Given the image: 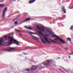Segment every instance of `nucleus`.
I'll list each match as a JSON object with an SVG mask.
<instances>
[{
    "label": "nucleus",
    "mask_w": 73,
    "mask_h": 73,
    "mask_svg": "<svg viewBox=\"0 0 73 73\" xmlns=\"http://www.w3.org/2000/svg\"><path fill=\"white\" fill-rule=\"evenodd\" d=\"M49 34H52V32H50L49 33Z\"/></svg>",
    "instance_id": "nucleus-27"
},
{
    "label": "nucleus",
    "mask_w": 73,
    "mask_h": 73,
    "mask_svg": "<svg viewBox=\"0 0 73 73\" xmlns=\"http://www.w3.org/2000/svg\"><path fill=\"white\" fill-rule=\"evenodd\" d=\"M49 39L50 40H51V41H52L53 42H56V41L53 40L52 39H51L50 38H49Z\"/></svg>",
    "instance_id": "nucleus-17"
},
{
    "label": "nucleus",
    "mask_w": 73,
    "mask_h": 73,
    "mask_svg": "<svg viewBox=\"0 0 73 73\" xmlns=\"http://www.w3.org/2000/svg\"><path fill=\"white\" fill-rule=\"evenodd\" d=\"M9 52H11V51L9 50Z\"/></svg>",
    "instance_id": "nucleus-32"
},
{
    "label": "nucleus",
    "mask_w": 73,
    "mask_h": 73,
    "mask_svg": "<svg viewBox=\"0 0 73 73\" xmlns=\"http://www.w3.org/2000/svg\"><path fill=\"white\" fill-rule=\"evenodd\" d=\"M70 57H71L70 56H69L68 58H70Z\"/></svg>",
    "instance_id": "nucleus-33"
},
{
    "label": "nucleus",
    "mask_w": 73,
    "mask_h": 73,
    "mask_svg": "<svg viewBox=\"0 0 73 73\" xmlns=\"http://www.w3.org/2000/svg\"><path fill=\"white\" fill-rule=\"evenodd\" d=\"M25 70H26V71H27L28 72H29V71H30V69H25Z\"/></svg>",
    "instance_id": "nucleus-20"
},
{
    "label": "nucleus",
    "mask_w": 73,
    "mask_h": 73,
    "mask_svg": "<svg viewBox=\"0 0 73 73\" xmlns=\"http://www.w3.org/2000/svg\"><path fill=\"white\" fill-rule=\"evenodd\" d=\"M36 0H30V1H29V4H32V3H35Z\"/></svg>",
    "instance_id": "nucleus-10"
},
{
    "label": "nucleus",
    "mask_w": 73,
    "mask_h": 73,
    "mask_svg": "<svg viewBox=\"0 0 73 73\" xmlns=\"http://www.w3.org/2000/svg\"><path fill=\"white\" fill-rule=\"evenodd\" d=\"M31 20V19L30 18H27L25 19V21H23V22L24 23V22L28 21H29V20Z\"/></svg>",
    "instance_id": "nucleus-12"
},
{
    "label": "nucleus",
    "mask_w": 73,
    "mask_h": 73,
    "mask_svg": "<svg viewBox=\"0 0 73 73\" xmlns=\"http://www.w3.org/2000/svg\"><path fill=\"white\" fill-rule=\"evenodd\" d=\"M15 19H14V20H13V21H15Z\"/></svg>",
    "instance_id": "nucleus-36"
},
{
    "label": "nucleus",
    "mask_w": 73,
    "mask_h": 73,
    "mask_svg": "<svg viewBox=\"0 0 73 73\" xmlns=\"http://www.w3.org/2000/svg\"><path fill=\"white\" fill-rule=\"evenodd\" d=\"M7 10V8H5V11L3 12V14L2 15V17H4V16H5V12H6V11Z\"/></svg>",
    "instance_id": "nucleus-8"
},
{
    "label": "nucleus",
    "mask_w": 73,
    "mask_h": 73,
    "mask_svg": "<svg viewBox=\"0 0 73 73\" xmlns=\"http://www.w3.org/2000/svg\"><path fill=\"white\" fill-rule=\"evenodd\" d=\"M62 68L63 69H64V67H62Z\"/></svg>",
    "instance_id": "nucleus-35"
},
{
    "label": "nucleus",
    "mask_w": 73,
    "mask_h": 73,
    "mask_svg": "<svg viewBox=\"0 0 73 73\" xmlns=\"http://www.w3.org/2000/svg\"><path fill=\"white\" fill-rule=\"evenodd\" d=\"M54 37H58V36H57L56 35H54Z\"/></svg>",
    "instance_id": "nucleus-24"
},
{
    "label": "nucleus",
    "mask_w": 73,
    "mask_h": 73,
    "mask_svg": "<svg viewBox=\"0 0 73 73\" xmlns=\"http://www.w3.org/2000/svg\"><path fill=\"white\" fill-rule=\"evenodd\" d=\"M70 9H73V6Z\"/></svg>",
    "instance_id": "nucleus-31"
},
{
    "label": "nucleus",
    "mask_w": 73,
    "mask_h": 73,
    "mask_svg": "<svg viewBox=\"0 0 73 73\" xmlns=\"http://www.w3.org/2000/svg\"><path fill=\"white\" fill-rule=\"evenodd\" d=\"M4 4H0V7H3L4 6Z\"/></svg>",
    "instance_id": "nucleus-18"
},
{
    "label": "nucleus",
    "mask_w": 73,
    "mask_h": 73,
    "mask_svg": "<svg viewBox=\"0 0 73 73\" xmlns=\"http://www.w3.org/2000/svg\"><path fill=\"white\" fill-rule=\"evenodd\" d=\"M8 49H15V47L11 48V47H8Z\"/></svg>",
    "instance_id": "nucleus-16"
},
{
    "label": "nucleus",
    "mask_w": 73,
    "mask_h": 73,
    "mask_svg": "<svg viewBox=\"0 0 73 73\" xmlns=\"http://www.w3.org/2000/svg\"><path fill=\"white\" fill-rule=\"evenodd\" d=\"M52 61L51 60H48L46 61V62H44L43 63V65L44 66H49L50 65V63Z\"/></svg>",
    "instance_id": "nucleus-2"
},
{
    "label": "nucleus",
    "mask_w": 73,
    "mask_h": 73,
    "mask_svg": "<svg viewBox=\"0 0 73 73\" xmlns=\"http://www.w3.org/2000/svg\"><path fill=\"white\" fill-rule=\"evenodd\" d=\"M37 66H33L31 67V70L32 71H34V70H36V69H37Z\"/></svg>",
    "instance_id": "nucleus-6"
},
{
    "label": "nucleus",
    "mask_w": 73,
    "mask_h": 73,
    "mask_svg": "<svg viewBox=\"0 0 73 73\" xmlns=\"http://www.w3.org/2000/svg\"><path fill=\"white\" fill-rule=\"evenodd\" d=\"M15 31H16V32H20V31L16 29H15Z\"/></svg>",
    "instance_id": "nucleus-19"
},
{
    "label": "nucleus",
    "mask_w": 73,
    "mask_h": 73,
    "mask_svg": "<svg viewBox=\"0 0 73 73\" xmlns=\"http://www.w3.org/2000/svg\"><path fill=\"white\" fill-rule=\"evenodd\" d=\"M36 27L38 29L40 32H42V31H45V29H44V27H42V29H41V28L37 26H36Z\"/></svg>",
    "instance_id": "nucleus-5"
},
{
    "label": "nucleus",
    "mask_w": 73,
    "mask_h": 73,
    "mask_svg": "<svg viewBox=\"0 0 73 73\" xmlns=\"http://www.w3.org/2000/svg\"><path fill=\"white\" fill-rule=\"evenodd\" d=\"M40 38L41 39V40L42 41V42H43V43H44V44L46 43V42H45L44 41V40H43V39H42V38H41V36L40 37Z\"/></svg>",
    "instance_id": "nucleus-14"
},
{
    "label": "nucleus",
    "mask_w": 73,
    "mask_h": 73,
    "mask_svg": "<svg viewBox=\"0 0 73 73\" xmlns=\"http://www.w3.org/2000/svg\"><path fill=\"white\" fill-rule=\"evenodd\" d=\"M24 54H25V55H27V54H26V53H24Z\"/></svg>",
    "instance_id": "nucleus-28"
},
{
    "label": "nucleus",
    "mask_w": 73,
    "mask_h": 73,
    "mask_svg": "<svg viewBox=\"0 0 73 73\" xmlns=\"http://www.w3.org/2000/svg\"><path fill=\"white\" fill-rule=\"evenodd\" d=\"M66 49V50H67V48Z\"/></svg>",
    "instance_id": "nucleus-39"
},
{
    "label": "nucleus",
    "mask_w": 73,
    "mask_h": 73,
    "mask_svg": "<svg viewBox=\"0 0 73 73\" xmlns=\"http://www.w3.org/2000/svg\"><path fill=\"white\" fill-rule=\"evenodd\" d=\"M62 10L63 11L64 13H66V10L65 9V8L63 7L62 8Z\"/></svg>",
    "instance_id": "nucleus-13"
},
{
    "label": "nucleus",
    "mask_w": 73,
    "mask_h": 73,
    "mask_svg": "<svg viewBox=\"0 0 73 73\" xmlns=\"http://www.w3.org/2000/svg\"><path fill=\"white\" fill-rule=\"evenodd\" d=\"M24 28H26V29H29V30H32V28H31V27H28L27 26H24Z\"/></svg>",
    "instance_id": "nucleus-11"
},
{
    "label": "nucleus",
    "mask_w": 73,
    "mask_h": 73,
    "mask_svg": "<svg viewBox=\"0 0 73 73\" xmlns=\"http://www.w3.org/2000/svg\"><path fill=\"white\" fill-rule=\"evenodd\" d=\"M7 37H8V36H7V35H6V36H5V38H7Z\"/></svg>",
    "instance_id": "nucleus-23"
},
{
    "label": "nucleus",
    "mask_w": 73,
    "mask_h": 73,
    "mask_svg": "<svg viewBox=\"0 0 73 73\" xmlns=\"http://www.w3.org/2000/svg\"><path fill=\"white\" fill-rule=\"evenodd\" d=\"M8 39H11L10 41V42L9 43V45H11L12 42L13 41L15 44H16L17 45H19V43L17 40L14 39L12 37L9 36L8 37Z\"/></svg>",
    "instance_id": "nucleus-1"
},
{
    "label": "nucleus",
    "mask_w": 73,
    "mask_h": 73,
    "mask_svg": "<svg viewBox=\"0 0 73 73\" xmlns=\"http://www.w3.org/2000/svg\"><path fill=\"white\" fill-rule=\"evenodd\" d=\"M67 40L68 41H71V38H67Z\"/></svg>",
    "instance_id": "nucleus-15"
},
{
    "label": "nucleus",
    "mask_w": 73,
    "mask_h": 73,
    "mask_svg": "<svg viewBox=\"0 0 73 73\" xmlns=\"http://www.w3.org/2000/svg\"><path fill=\"white\" fill-rule=\"evenodd\" d=\"M58 59H60V58H58Z\"/></svg>",
    "instance_id": "nucleus-38"
},
{
    "label": "nucleus",
    "mask_w": 73,
    "mask_h": 73,
    "mask_svg": "<svg viewBox=\"0 0 73 73\" xmlns=\"http://www.w3.org/2000/svg\"><path fill=\"white\" fill-rule=\"evenodd\" d=\"M73 54H69V56H70V55H73Z\"/></svg>",
    "instance_id": "nucleus-29"
},
{
    "label": "nucleus",
    "mask_w": 73,
    "mask_h": 73,
    "mask_svg": "<svg viewBox=\"0 0 73 73\" xmlns=\"http://www.w3.org/2000/svg\"><path fill=\"white\" fill-rule=\"evenodd\" d=\"M9 50H7V51H8V52H9Z\"/></svg>",
    "instance_id": "nucleus-34"
},
{
    "label": "nucleus",
    "mask_w": 73,
    "mask_h": 73,
    "mask_svg": "<svg viewBox=\"0 0 73 73\" xmlns=\"http://www.w3.org/2000/svg\"><path fill=\"white\" fill-rule=\"evenodd\" d=\"M46 36H49V34H47L44 37V38L45 39V40L47 42H48L49 44H51V42H50V41H48V38L46 37Z\"/></svg>",
    "instance_id": "nucleus-4"
},
{
    "label": "nucleus",
    "mask_w": 73,
    "mask_h": 73,
    "mask_svg": "<svg viewBox=\"0 0 73 73\" xmlns=\"http://www.w3.org/2000/svg\"><path fill=\"white\" fill-rule=\"evenodd\" d=\"M14 0V1H16V0Z\"/></svg>",
    "instance_id": "nucleus-37"
},
{
    "label": "nucleus",
    "mask_w": 73,
    "mask_h": 73,
    "mask_svg": "<svg viewBox=\"0 0 73 73\" xmlns=\"http://www.w3.org/2000/svg\"><path fill=\"white\" fill-rule=\"evenodd\" d=\"M5 40H4L3 38H0V45H3L2 42H3Z\"/></svg>",
    "instance_id": "nucleus-9"
},
{
    "label": "nucleus",
    "mask_w": 73,
    "mask_h": 73,
    "mask_svg": "<svg viewBox=\"0 0 73 73\" xmlns=\"http://www.w3.org/2000/svg\"><path fill=\"white\" fill-rule=\"evenodd\" d=\"M73 26H71V27L70 28V29L71 30H72V29H73Z\"/></svg>",
    "instance_id": "nucleus-21"
},
{
    "label": "nucleus",
    "mask_w": 73,
    "mask_h": 73,
    "mask_svg": "<svg viewBox=\"0 0 73 73\" xmlns=\"http://www.w3.org/2000/svg\"><path fill=\"white\" fill-rule=\"evenodd\" d=\"M47 30L48 31V32H49V29H47Z\"/></svg>",
    "instance_id": "nucleus-26"
},
{
    "label": "nucleus",
    "mask_w": 73,
    "mask_h": 73,
    "mask_svg": "<svg viewBox=\"0 0 73 73\" xmlns=\"http://www.w3.org/2000/svg\"><path fill=\"white\" fill-rule=\"evenodd\" d=\"M29 34L30 35H31V36H32V37L33 38H36V37H35V36L32 35V34H33L34 35H35V34H36V33H32V32H30L29 33Z\"/></svg>",
    "instance_id": "nucleus-7"
},
{
    "label": "nucleus",
    "mask_w": 73,
    "mask_h": 73,
    "mask_svg": "<svg viewBox=\"0 0 73 73\" xmlns=\"http://www.w3.org/2000/svg\"><path fill=\"white\" fill-rule=\"evenodd\" d=\"M19 35H20V36H21V34L19 33Z\"/></svg>",
    "instance_id": "nucleus-30"
},
{
    "label": "nucleus",
    "mask_w": 73,
    "mask_h": 73,
    "mask_svg": "<svg viewBox=\"0 0 73 73\" xmlns=\"http://www.w3.org/2000/svg\"><path fill=\"white\" fill-rule=\"evenodd\" d=\"M59 40L60 42L62 43V44H66V43L65 41H64V40H62L61 39L59 38L58 37H57L56 38H55L54 39V40Z\"/></svg>",
    "instance_id": "nucleus-3"
},
{
    "label": "nucleus",
    "mask_w": 73,
    "mask_h": 73,
    "mask_svg": "<svg viewBox=\"0 0 73 73\" xmlns=\"http://www.w3.org/2000/svg\"><path fill=\"white\" fill-rule=\"evenodd\" d=\"M15 24H17V21H16L15 22Z\"/></svg>",
    "instance_id": "nucleus-25"
},
{
    "label": "nucleus",
    "mask_w": 73,
    "mask_h": 73,
    "mask_svg": "<svg viewBox=\"0 0 73 73\" xmlns=\"http://www.w3.org/2000/svg\"><path fill=\"white\" fill-rule=\"evenodd\" d=\"M38 33H39V34H40V35H42V33H41L40 32H39Z\"/></svg>",
    "instance_id": "nucleus-22"
}]
</instances>
